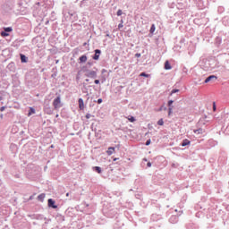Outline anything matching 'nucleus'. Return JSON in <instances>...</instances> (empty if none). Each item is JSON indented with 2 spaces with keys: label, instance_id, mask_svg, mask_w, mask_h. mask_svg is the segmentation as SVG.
I'll return each instance as SVG.
<instances>
[{
  "label": "nucleus",
  "instance_id": "nucleus-1",
  "mask_svg": "<svg viewBox=\"0 0 229 229\" xmlns=\"http://www.w3.org/2000/svg\"><path fill=\"white\" fill-rule=\"evenodd\" d=\"M60 104H61V99L59 97H57L54 102H53V105H54V107L56 109L58 107H60Z\"/></svg>",
  "mask_w": 229,
  "mask_h": 229
},
{
  "label": "nucleus",
  "instance_id": "nucleus-2",
  "mask_svg": "<svg viewBox=\"0 0 229 229\" xmlns=\"http://www.w3.org/2000/svg\"><path fill=\"white\" fill-rule=\"evenodd\" d=\"M55 202L53 199H48V208H52L54 209H56L57 208V206L55 205Z\"/></svg>",
  "mask_w": 229,
  "mask_h": 229
},
{
  "label": "nucleus",
  "instance_id": "nucleus-3",
  "mask_svg": "<svg viewBox=\"0 0 229 229\" xmlns=\"http://www.w3.org/2000/svg\"><path fill=\"white\" fill-rule=\"evenodd\" d=\"M86 76L88 78L95 79L97 77V72L95 71L89 72Z\"/></svg>",
  "mask_w": 229,
  "mask_h": 229
},
{
  "label": "nucleus",
  "instance_id": "nucleus-4",
  "mask_svg": "<svg viewBox=\"0 0 229 229\" xmlns=\"http://www.w3.org/2000/svg\"><path fill=\"white\" fill-rule=\"evenodd\" d=\"M217 80V77H216L215 75H211L209 77H208L206 80H205V83H208L209 81H216Z\"/></svg>",
  "mask_w": 229,
  "mask_h": 229
},
{
  "label": "nucleus",
  "instance_id": "nucleus-5",
  "mask_svg": "<svg viewBox=\"0 0 229 229\" xmlns=\"http://www.w3.org/2000/svg\"><path fill=\"white\" fill-rule=\"evenodd\" d=\"M100 54H101V51L100 50H95V55L93 57L94 60L98 61L99 59V56H100Z\"/></svg>",
  "mask_w": 229,
  "mask_h": 229
},
{
  "label": "nucleus",
  "instance_id": "nucleus-6",
  "mask_svg": "<svg viewBox=\"0 0 229 229\" xmlns=\"http://www.w3.org/2000/svg\"><path fill=\"white\" fill-rule=\"evenodd\" d=\"M78 102H79V108H80L81 110H83V109L85 108L83 99H82V98H80Z\"/></svg>",
  "mask_w": 229,
  "mask_h": 229
},
{
  "label": "nucleus",
  "instance_id": "nucleus-7",
  "mask_svg": "<svg viewBox=\"0 0 229 229\" xmlns=\"http://www.w3.org/2000/svg\"><path fill=\"white\" fill-rule=\"evenodd\" d=\"M114 151H115V148L114 147H110L108 148V150L106 151V153L109 157H111V155H113Z\"/></svg>",
  "mask_w": 229,
  "mask_h": 229
},
{
  "label": "nucleus",
  "instance_id": "nucleus-8",
  "mask_svg": "<svg viewBox=\"0 0 229 229\" xmlns=\"http://www.w3.org/2000/svg\"><path fill=\"white\" fill-rule=\"evenodd\" d=\"M190 144H191V141L189 140L185 139V140H182L181 146L185 147V146H188Z\"/></svg>",
  "mask_w": 229,
  "mask_h": 229
},
{
  "label": "nucleus",
  "instance_id": "nucleus-9",
  "mask_svg": "<svg viewBox=\"0 0 229 229\" xmlns=\"http://www.w3.org/2000/svg\"><path fill=\"white\" fill-rule=\"evenodd\" d=\"M172 66L168 61L165 62V70H171Z\"/></svg>",
  "mask_w": 229,
  "mask_h": 229
},
{
  "label": "nucleus",
  "instance_id": "nucleus-10",
  "mask_svg": "<svg viewBox=\"0 0 229 229\" xmlns=\"http://www.w3.org/2000/svg\"><path fill=\"white\" fill-rule=\"evenodd\" d=\"M28 58L23 55V54H21V63H28Z\"/></svg>",
  "mask_w": 229,
  "mask_h": 229
},
{
  "label": "nucleus",
  "instance_id": "nucleus-11",
  "mask_svg": "<svg viewBox=\"0 0 229 229\" xmlns=\"http://www.w3.org/2000/svg\"><path fill=\"white\" fill-rule=\"evenodd\" d=\"M88 60L87 56L86 55H82L80 57V62L81 63H86Z\"/></svg>",
  "mask_w": 229,
  "mask_h": 229
},
{
  "label": "nucleus",
  "instance_id": "nucleus-12",
  "mask_svg": "<svg viewBox=\"0 0 229 229\" xmlns=\"http://www.w3.org/2000/svg\"><path fill=\"white\" fill-rule=\"evenodd\" d=\"M193 132L195 134H203L204 131L203 129H198V130H194Z\"/></svg>",
  "mask_w": 229,
  "mask_h": 229
},
{
  "label": "nucleus",
  "instance_id": "nucleus-13",
  "mask_svg": "<svg viewBox=\"0 0 229 229\" xmlns=\"http://www.w3.org/2000/svg\"><path fill=\"white\" fill-rule=\"evenodd\" d=\"M155 31H156V26L155 24H152V26H150V34H154Z\"/></svg>",
  "mask_w": 229,
  "mask_h": 229
},
{
  "label": "nucleus",
  "instance_id": "nucleus-14",
  "mask_svg": "<svg viewBox=\"0 0 229 229\" xmlns=\"http://www.w3.org/2000/svg\"><path fill=\"white\" fill-rule=\"evenodd\" d=\"M5 32H12L13 31V28L12 27H5L4 28Z\"/></svg>",
  "mask_w": 229,
  "mask_h": 229
},
{
  "label": "nucleus",
  "instance_id": "nucleus-15",
  "mask_svg": "<svg viewBox=\"0 0 229 229\" xmlns=\"http://www.w3.org/2000/svg\"><path fill=\"white\" fill-rule=\"evenodd\" d=\"M10 34H8V32L6 31H1V37H9Z\"/></svg>",
  "mask_w": 229,
  "mask_h": 229
},
{
  "label": "nucleus",
  "instance_id": "nucleus-16",
  "mask_svg": "<svg viewBox=\"0 0 229 229\" xmlns=\"http://www.w3.org/2000/svg\"><path fill=\"white\" fill-rule=\"evenodd\" d=\"M95 171H97V173H98L100 174V173H102L101 167L99 166H95L94 167Z\"/></svg>",
  "mask_w": 229,
  "mask_h": 229
},
{
  "label": "nucleus",
  "instance_id": "nucleus-17",
  "mask_svg": "<svg viewBox=\"0 0 229 229\" xmlns=\"http://www.w3.org/2000/svg\"><path fill=\"white\" fill-rule=\"evenodd\" d=\"M45 198H46V194H40V195L38 196V199L39 200H44Z\"/></svg>",
  "mask_w": 229,
  "mask_h": 229
},
{
  "label": "nucleus",
  "instance_id": "nucleus-18",
  "mask_svg": "<svg viewBox=\"0 0 229 229\" xmlns=\"http://www.w3.org/2000/svg\"><path fill=\"white\" fill-rule=\"evenodd\" d=\"M31 114H35V109H33V107H30V112H29V114H28V115L30 116Z\"/></svg>",
  "mask_w": 229,
  "mask_h": 229
},
{
  "label": "nucleus",
  "instance_id": "nucleus-19",
  "mask_svg": "<svg viewBox=\"0 0 229 229\" xmlns=\"http://www.w3.org/2000/svg\"><path fill=\"white\" fill-rule=\"evenodd\" d=\"M127 119L131 122V123H134L136 121V119L133 116H129L127 117Z\"/></svg>",
  "mask_w": 229,
  "mask_h": 229
},
{
  "label": "nucleus",
  "instance_id": "nucleus-20",
  "mask_svg": "<svg viewBox=\"0 0 229 229\" xmlns=\"http://www.w3.org/2000/svg\"><path fill=\"white\" fill-rule=\"evenodd\" d=\"M157 124L159 126H163L164 125V120L163 119H159V121H157Z\"/></svg>",
  "mask_w": 229,
  "mask_h": 229
},
{
  "label": "nucleus",
  "instance_id": "nucleus-21",
  "mask_svg": "<svg viewBox=\"0 0 229 229\" xmlns=\"http://www.w3.org/2000/svg\"><path fill=\"white\" fill-rule=\"evenodd\" d=\"M173 113V107L168 108V116H170Z\"/></svg>",
  "mask_w": 229,
  "mask_h": 229
},
{
  "label": "nucleus",
  "instance_id": "nucleus-22",
  "mask_svg": "<svg viewBox=\"0 0 229 229\" xmlns=\"http://www.w3.org/2000/svg\"><path fill=\"white\" fill-rule=\"evenodd\" d=\"M122 15H123V11L119 9L117 12V16H122Z\"/></svg>",
  "mask_w": 229,
  "mask_h": 229
},
{
  "label": "nucleus",
  "instance_id": "nucleus-23",
  "mask_svg": "<svg viewBox=\"0 0 229 229\" xmlns=\"http://www.w3.org/2000/svg\"><path fill=\"white\" fill-rule=\"evenodd\" d=\"M140 76H141V77L148 78L150 75L146 74L145 72H142V73L140 74Z\"/></svg>",
  "mask_w": 229,
  "mask_h": 229
},
{
  "label": "nucleus",
  "instance_id": "nucleus-24",
  "mask_svg": "<svg viewBox=\"0 0 229 229\" xmlns=\"http://www.w3.org/2000/svg\"><path fill=\"white\" fill-rule=\"evenodd\" d=\"M163 109L166 110L167 108L166 107L164 108V106H161L159 107V109H157V112H161Z\"/></svg>",
  "mask_w": 229,
  "mask_h": 229
},
{
  "label": "nucleus",
  "instance_id": "nucleus-25",
  "mask_svg": "<svg viewBox=\"0 0 229 229\" xmlns=\"http://www.w3.org/2000/svg\"><path fill=\"white\" fill-rule=\"evenodd\" d=\"M179 91H180L179 89H173L171 95H173V94H174L176 92H179Z\"/></svg>",
  "mask_w": 229,
  "mask_h": 229
},
{
  "label": "nucleus",
  "instance_id": "nucleus-26",
  "mask_svg": "<svg viewBox=\"0 0 229 229\" xmlns=\"http://www.w3.org/2000/svg\"><path fill=\"white\" fill-rule=\"evenodd\" d=\"M173 103H174L173 100L168 101V106H171L173 105Z\"/></svg>",
  "mask_w": 229,
  "mask_h": 229
},
{
  "label": "nucleus",
  "instance_id": "nucleus-27",
  "mask_svg": "<svg viewBox=\"0 0 229 229\" xmlns=\"http://www.w3.org/2000/svg\"><path fill=\"white\" fill-rule=\"evenodd\" d=\"M5 109H6L5 106H2V107L0 108V111L3 112V111H4Z\"/></svg>",
  "mask_w": 229,
  "mask_h": 229
},
{
  "label": "nucleus",
  "instance_id": "nucleus-28",
  "mask_svg": "<svg viewBox=\"0 0 229 229\" xmlns=\"http://www.w3.org/2000/svg\"><path fill=\"white\" fill-rule=\"evenodd\" d=\"M150 143H151V140H148L146 142V145L148 146V145H150Z\"/></svg>",
  "mask_w": 229,
  "mask_h": 229
},
{
  "label": "nucleus",
  "instance_id": "nucleus-29",
  "mask_svg": "<svg viewBox=\"0 0 229 229\" xmlns=\"http://www.w3.org/2000/svg\"><path fill=\"white\" fill-rule=\"evenodd\" d=\"M123 27V25L122 24V23H120L119 25H118V28L119 29H122Z\"/></svg>",
  "mask_w": 229,
  "mask_h": 229
},
{
  "label": "nucleus",
  "instance_id": "nucleus-30",
  "mask_svg": "<svg viewBox=\"0 0 229 229\" xmlns=\"http://www.w3.org/2000/svg\"><path fill=\"white\" fill-rule=\"evenodd\" d=\"M103 102V100L101 99V98H99L98 100V104H101Z\"/></svg>",
  "mask_w": 229,
  "mask_h": 229
},
{
  "label": "nucleus",
  "instance_id": "nucleus-31",
  "mask_svg": "<svg viewBox=\"0 0 229 229\" xmlns=\"http://www.w3.org/2000/svg\"><path fill=\"white\" fill-rule=\"evenodd\" d=\"M213 110L216 111V104L214 103V106H213Z\"/></svg>",
  "mask_w": 229,
  "mask_h": 229
},
{
  "label": "nucleus",
  "instance_id": "nucleus-32",
  "mask_svg": "<svg viewBox=\"0 0 229 229\" xmlns=\"http://www.w3.org/2000/svg\"><path fill=\"white\" fill-rule=\"evenodd\" d=\"M95 83H96V84H99V81H98V80H96V81H95Z\"/></svg>",
  "mask_w": 229,
  "mask_h": 229
},
{
  "label": "nucleus",
  "instance_id": "nucleus-33",
  "mask_svg": "<svg viewBox=\"0 0 229 229\" xmlns=\"http://www.w3.org/2000/svg\"><path fill=\"white\" fill-rule=\"evenodd\" d=\"M148 167H151V163L150 162L148 163Z\"/></svg>",
  "mask_w": 229,
  "mask_h": 229
},
{
  "label": "nucleus",
  "instance_id": "nucleus-34",
  "mask_svg": "<svg viewBox=\"0 0 229 229\" xmlns=\"http://www.w3.org/2000/svg\"><path fill=\"white\" fill-rule=\"evenodd\" d=\"M89 117H90V115H89V114H87V115H86V118H87V119H89Z\"/></svg>",
  "mask_w": 229,
  "mask_h": 229
},
{
  "label": "nucleus",
  "instance_id": "nucleus-35",
  "mask_svg": "<svg viewBox=\"0 0 229 229\" xmlns=\"http://www.w3.org/2000/svg\"><path fill=\"white\" fill-rule=\"evenodd\" d=\"M116 160H118V158H117V157L114 158V162H116Z\"/></svg>",
  "mask_w": 229,
  "mask_h": 229
},
{
  "label": "nucleus",
  "instance_id": "nucleus-36",
  "mask_svg": "<svg viewBox=\"0 0 229 229\" xmlns=\"http://www.w3.org/2000/svg\"><path fill=\"white\" fill-rule=\"evenodd\" d=\"M136 55H137L138 57H140V54H137Z\"/></svg>",
  "mask_w": 229,
  "mask_h": 229
},
{
  "label": "nucleus",
  "instance_id": "nucleus-37",
  "mask_svg": "<svg viewBox=\"0 0 229 229\" xmlns=\"http://www.w3.org/2000/svg\"><path fill=\"white\" fill-rule=\"evenodd\" d=\"M66 197H69V193H66Z\"/></svg>",
  "mask_w": 229,
  "mask_h": 229
},
{
  "label": "nucleus",
  "instance_id": "nucleus-38",
  "mask_svg": "<svg viewBox=\"0 0 229 229\" xmlns=\"http://www.w3.org/2000/svg\"><path fill=\"white\" fill-rule=\"evenodd\" d=\"M86 81H89V80L87 79Z\"/></svg>",
  "mask_w": 229,
  "mask_h": 229
}]
</instances>
